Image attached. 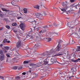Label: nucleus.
Listing matches in <instances>:
<instances>
[{
    "label": "nucleus",
    "mask_w": 80,
    "mask_h": 80,
    "mask_svg": "<svg viewBox=\"0 0 80 80\" xmlns=\"http://www.w3.org/2000/svg\"><path fill=\"white\" fill-rule=\"evenodd\" d=\"M70 2L71 3H73V2H75V0H70Z\"/></svg>",
    "instance_id": "nucleus-50"
},
{
    "label": "nucleus",
    "mask_w": 80,
    "mask_h": 80,
    "mask_svg": "<svg viewBox=\"0 0 80 80\" xmlns=\"http://www.w3.org/2000/svg\"><path fill=\"white\" fill-rule=\"evenodd\" d=\"M15 54L16 55H17V56H18V55H19V53H18V51H16Z\"/></svg>",
    "instance_id": "nucleus-32"
},
{
    "label": "nucleus",
    "mask_w": 80,
    "mask_h": 80,
    "mask_svg": "<svg viewBox=\"0 0 80 80\" xmlns=\"http://www.w3.org/2000/svg\"><path fill=\"white\" fill-rule=\"evenodd\" d=\"M30 66L31 67V66H35V64H34L33 63H31L30 64Z\"/></svg>",
    "instance_id": "nucleus-34"
},
{
    "label": "nucleus",
    "mask_w": 80,
    "mask_h": 80,
    "mask_svg": "<svg viewBox=\"0 0 80 80\" xmlns=\"http://www.w3.org/2000/svg\"><path fill=\"white\" fill-rule=\"evenodd\" d=\"M52 35H55V36H57L58 35V33L57 32H52Z\"/></svg>",
    "instance_id": "nucleus-19"
},
{
    "label": "nucleus",
    "mask_w": 80,
    "mask_h": 80,
    "mask_svg": "<svg viewBox=\"0 0 80 80\" xmlns=\"http://www.w3.org/2000/svg\"><path fill=\"white\" fill-rule=\"evenodd\" d=\"M32 32H33V31H32V30H31L29 32V34L32 33Z\"/></svg>",
    "instance_id": "nucleus-53"
},
{
    "label": "nucleus",
    "mask_w": 80,
    "mask_h": 80,
    "mask_svg": "<svg viewBox=\"0 0 80 80\" xmlns=\"http://www.w3.org/2000/svg\"><path fill=\"white\" fill-rule=\"evenodd\" d=\"M40 68H43V69H45V66H40Z\"/></svg>",
    "instance_id": "nucleus-36"
},
{
    "label": "nucleus",
    "mask_w": 80,
    "mask_h": 80,
    "mask_svg": "<svg viewBox=\"0 0 80 80\" xmlns=\"http://www.w3.org/2000/svg\"><path fill=\"white\" fill-rule=\"evenodd\" d=\"M77 6H78V5H76L75 6H73L72 7V8H76L77 9Z\"/></svg>",
    "instance_id": "nucleus-35"
},
{
    "label": "nucleus",
    "mask_w": 80,
    "mask_h": 80,
    "mask_svg": "<svg viewBox=\"0 0 80 80\" xmlns=\"http://www.w3.org/2000/svg\"><path fill=\"white\" fill-rule=\"evenodd\" d=\"M29 62L28 61H25L23 62V63H24V64H27V63H28Z\"/></svg>",
    "instance_id": "nucleus-31"
},
{
    "label": "nucleus",
    "mask_w": 80,
    "mask_h": 80,
    "mask_svg": "<svg viewBox=\"0 0 80 80\" xmlns=\"http://www.w3.org/2000/svg\"><path fill=\"white\" fill-rule=\"evenodd\" d=\"M6 56L8 58L10 57V55H9V54H6Z\"/></svg>",
    "instance_id": "nucleus-46"
},
{
    "label": "nucleus",
    "mask_w": 80,
    "mask_h": 80,
    "mask_svg": "<svg viewBox=\"0 0 80 80\" xmlns=\"http://www.w3.org/2000/svg\"><path fill=\"white\" fill-rule=\"evenodd\" d=\"M10 41H7L6 43H10Z\"/></svg>",
    "instance_id": "nucleus-57"
},
{
    "label": "nucleus",
    "mask_w": 80,
    "mask_h": 80,
    "mask_svg": "<svg viewBox=\"0 0 80 80\" xmlns=\"http://www.w3.org/2000/svg\"><path fill=\"white\" fill-rule=\"evenodd\" d=\"M34 8H36V9H39V6L38 5H36L34 6Z\"/></svg>",
    "instance_id": "nucleus-26"
},
{
    "label": "nucleus",
    "mask_w": 80,
    "mask_h": 80,
    "mask_svg": "<svg viewBox=\"0 0 80 80\" xmlns=\"http://www.w3.org/2000/svg\"><path fill=\"white\" fill-rule=\"evenodd\" d=\"M42 31L41 30L39 32V33H42Z\"/></svg>",
    "instance_id": "nucleus-60"
},
{
    "label": "nucleus",
    "mask_w": 80,
    "mask_h": 80,
    "mask_svg": "<svg viewBox=\"0 0 80 80\" xmlns=\"http://www.w3.org/2000/svg\"><path fill=\"white\" fill-rule=\"evenodd\" d=\"M71 61L72 62H73L74 63H76V62H77V59L75 60L73 59H71Z\"/></svg>",
    "instance_id": "nucleus-14"
},
{
    "label": "nucleus",
    "mask_w": 80,
    "mask_h": 80,
    "mask_svg": "<svg viewBox=\"0 0 80 80\" xmlns=\"http://www.w3.org/2000/svg\"><path fill=\"white\" fill-rule=\"evenodd\" d=\"M11 3L12 5H15V4L16 3L14 1H12Z\"/></svg>",
    "instance_id": "nucleus-20"
},
{
    "label": "nucleus",
    "mask_w": 80,
    "mask_h": 80,
    "mask_svg": "<svg viewBox=\"0 0 80 80\" xmlns=\"http://www.w3.org/2000/svg\"><path fill=\"white\" fill-rule=\"evenodd\" d=\"M78 13H80V8H79V10L78 11Z\"/></svg>",
    "instance_id": "nucleus-62"
},
{
    "label": "nucleus",
    "mask_w": 80,
    "mask_h": 80,
    "mask_svg": "<svg viewBox=\"0 0 80 80\" xmlns=\"http://www.w3.org/2000/svg\"><path fill=\"white\" fill-rule=\"evenodd\" d=\"M29 22H31V23H33V22H34L35 23H36V21L35 20H34L33 21H29Z\"/></svg>",
    "instance_id": "nucleus-39"
},
{
    "label": "nucleus",
    "mask_w": 80,
    "mask_h": 80,
    "mask_svg": "<svg viewBox=\"0 0 80 80\" xmlns=\"http://www.w3.org/2000/svg\"><path fill=\"white\" fill-rule=\"evenodd\" d=\"M4 48H5L7 50H10V47L8 46L4 47Z\"/></svg>",
    "instance_id": "nucleus-18"
},
{
    "label": "nucleus",
    "mask_w": 80,
    "mask_h": 80,
    "mask_svg": "<svg viewBox=\"0 0 80 80\" xmlns=\"http://www.w3.org/2000/svg\"><path fill=\"white\" fill-rule=\"evenodd\" d=\"M14 32H15V33H17V32L18 31L17 29H15L13 30Z\"/></svg>",
    "instance_id": "nucleus-45"
},
{
    "label": "nucleus",
    "mask_w": 80,
    "mask_h": 80,
    "mask_svg": "<svg viewBox=\"0 0 80 80\" xmlns=\"http://www.w3.org/2000/svg\"><path fill=\"white\" fill-rule=\"evenodd\" d=\"M45 40H47V42H50V41L52 40V39L50 38H46Z\"/></svg>",
    "instance_id": "nucleus-16"
},
{
    "label": "nucleus",
    "mask_w": 80,
    "mask_h": 80,
    "mask_svg": "<svg viewBox=\"0 0 80 80\" xmlns=\"http://www.w3.org/2000/svg\"><path fill=\"white\" fill-rule=\"evenodd\" d=\"M73 57H77V54H74L73 55Z\"/></svg>",
    "instance_id": "nucleus-49"
},
{
    "label": "nucleus",
    "mask_w": 80,
    "mask_h": 80,
    "mask_svg": "<svg viewBox=\"0 0 80 80\" xmlns=\"http://www.w3.org/2000/svg\"><path fill=\"white\" fill-rule=\"evenodd\" d=\"M1 9L2 11H5V12H10V10H6V9L4 8H2Z\"/></svg>",
    "instance_id": "nucleus-12"
},
{
    "label": "nucleus",
    "mask_w": 80,
    "mask_h": 80,
    "mask_svg": "<svg viewBox=\"0 0 80 80\" xmlns=\"http://www.w3.org/2000/svg\"><path fill=\"white\" fill-rule=\"evenodd\" d=\"M41 66V65H40V63H38L37 64H35V68H37V67H40Z\"/></svg>",
    "instance_id": "nucleus-11"
},
{
    "label": "nucleus",
    "mask_w": 80,
    "mask_h": 80,
    "mask_svg": "<svg viewBox=\"0 0 80 80\" xmlns=\"http://www.w3.org/2000/svg\"><path fill=\"white\" fill-rule=\"evenodd\" d=\"M3 46V44H0V47H1V48H2V47Z\"/></svg>",
    "instance_id": "nucleus-56"
},
{
    "label": "nucleus",
    "mask_w": 80,
    "mask_h": 80,
    "mask_svg": "<svg viewBox=\"0 0 80 80\" xmlns=\"http://www.w3.org/2000/svg\"><path fill=\"white\" fill-rule=\"evenodd\" d=\"M80 49V46H78V48L76 49V51L74 52H79V49Z\"/></svg>",
    "instance_id": "nucleus-15"
},
{
    "label": "nucleus",
    "mask_w": 80,
    "mask_h": 80,
    "mask_svg": "<svg viewBox=\"0 0 80 80\" xmlns=\"http://www.w3.org/2000/svg\"><path fill=\"white\" fill-rule=\"evenodd\" d=\"M41 15H42V16H45V13H42V14H41Z\"/></svg>",
    "instance_id": "nucleus-51"
},
{
    "label": "nucleus",
    "mask_w": 80,
    "mask_h": 80,
    "mask_svg": "<svg viewBox=\"0 0 80 80\" xmlns=\"http://www.w3.org/2000/svg\"><path fill=\"white\" fill-rule=\"evenodd\" d=\"M35 16H36L37 18H38V17H40V16L41 15V14L38 13H37L35 14Z\"/></svg>",
    "instance_id": "nucleus-10"
},
{
    "label": "nucleus",
    "mask_w": 80,
    "mask_h": 80,
    "mask_svg": "<svg viewBox=\"0 0 80 80\" xmlns=\"http://www.w3.org/2000/svg\"><path fill=\"white\" fill-rule=\"evenodd\" d=\"M62 41L61 40H60L59 41V42H58V44H60V45H61V44H60V43H62Z\"/></svg>",
    "instance_id": "nucleus-43"
},
{
    "label": "nucleus",
    "mask_w": 80,
    "mask_h": 80,
    "mask_svg": "<svg viewBox=\"0 0 80 80\" xmlns=\"http://www.w3.org/2000/svg\"><path fill=\"white\" fill-rule=\"evenodd\" d=\"M17 66H14L12 67V69L13 70H17Z\"/></svg>",
    "instance_id": "nucleus-28"
},
{
    "label": "nucleus",
    "mask_w": 80,
    "mask_h": 80,
    "mask_svg": "<svg viewBox=\"0 0 80 80\" xmlns=\"http://www.w3.org/2000/svg\"><path fill=\"white\" fill-rule=\"evenodd\" d=\"M19 11H21V9H20V8L19 7Z\"/></svg>",
    "instance_id": "nucleus-63"
},
{
    "label": "nucleus",
    "mask_w": 80,
    "mask_h": 80,
    "mask_svg": "<svg viewBox=\"0 0 80 80\" xmlns=\"http://www.w3.org/2000/svg\"><path fill=\"white\" fill-rule=\"evenodd\" d=\"M12 26L14 27L15 26H17V24L16 23H13L12 24Z\"/></svg>",
    "instance_id": "nucleus-27"
},
{
    "label": "nucleus",
    "mask_w": 80,
    "mask_h": 80,
    "mask_svg": "<svg viewBox=\"0 0 80 80\" xmlns=\"http://www.w3.org/2000/svg\"><path fill=\"white\" fill-rule=\"evenodd\" d=\"M11 60L8 58H7L6 62H10Z\"/></svg>",
    "instance_id": "nucleus-25"
},
{
    "label": "nucleus",
    "mask_w": 80,
    "mask_h": 80,
    "mask_svg": "<svg viewBox=\"0 0 80 80\" xmlns=\"http://www.w3.org/2000/svg\"><path fill=\"white\" fill-rule=\"evenodd\" d=\"M22 75H26V72H23L22 73Z\"/></svg>",
    "instance_id": "nucleus-52"
},
{
    "label": "nucleus",
    "mask_w": 80,
    "mask_h": 80,
    "mask_svg": "<svg viewBox=\"0 0 80 80\" xmlns=\"http://www.w3.org/2000/svg\"><path fill=\"white\" fill-rule=\"evenodd\" d=\"M44 65H47L48 64V62L47 61H45L44 62Z\"/></svg>",
    "instance_id": "nucleus-40"
},
{
    "label": "nucleus",
    "mask_w": 80,
    "mask_h": 80,
    "mask_svg": "<svg viewBox=\"0 0 80 80\" xmlns=\"http://www.w3.org/2000/svg\"><path fill=\"white\" fill-rule=\"evenodd\" d=\"M47 32V30L44 29L42 30V33H45Z\"/></svg>",
    "instance_id": "nucleus-33"
},
{
    "label": "nucleus",
    "mask_w": 80,
    "mask_h": 80,
    "mask_svg": "<svg viewBox=\"0 0 80 80\" xmlns=\"http://www.w3.org/2000/svg\"><path fill=\"white\" fill-rule=\"evenodd\" d=\"M29 73H31V72H32V71H31V70H29Z\"/></svg>",
    "instance_id": "nucleus-61"
},
{
    "label": "nucleus",
    "mask_w": 80,
    "mask_h": 80,
    "mask_svg": "<svg viewBox=\"0 0 80 80\" xmlns=\"http://www.w3.org/2000/svg\"><path fill=\"white\" fill-rule=\"evenodd\" d=\"M35 76H34V78H36V77H37V75H36V74H35Z\"/></svg>",
    "instance_id": "nucleus-55"
},
{
    "label": "nucleus",
    "mask_w": 80,
    "mask_h": 80,
    "mask_svg": "<svg viewBox=\"0 0 80 80\" xmlns=\"http://www.w3.org/2000/svg\"><path fill=\"white\" fill-rule=\"evenodd\" d=\"M71 70L72 72H75V71L77 70V69H76V68L73 67L72 68H71Z\"/></svg>",
    "instance_id": "nucleus-9"
},
{
    "label": "nucleus",
    "mask_w": 80,
    "mask_h": 80,
    "mask_svg": "<svg viewBox=\"0 0 80 80\" xmlns=\"http://www.w3.org/2000/svg\"><path fill=\"white\" fill-rule=\"evenodd\" d=\"M45 53H43L41 55V58H44V57H45Z\"/></svg>",
    "instance_id": "nucleus-23"
},
{
    "label": "nucleus",
    "mask_w": 80,
    "mask_h": 80,
    "mask_svg": "<svg viewBox=\"0 0 80 80\" xmlns=\"http://www.w3.org/2000/svg\"><path fill=\"white\" fill-rule=\"evenodd\" d=\"M7 39H5V38L4 39V41H3V43H6V42H7Z\"/></svg>",
    "instance_id": "nucleus-30"
},
{
    "label": "nucleus",
    "mask_w": 80,
    "mask_h": 80,
    "mask_svg": "<svg viewBox=\"0 0 80 80\" xmlns=\"http://www.w3.org/2000/svg\"><path fill=\"white\" fill-rule=\"evenodd\" d=\"M19 26L21 29L23 30V31H24V30H25V25L24 23H21L20 25Z\"/></svg>",
    "instance_id": "nucleus-2"
},
{
    "label": "nucleus",
    "mask_w": 80,
    "mask_h": 80,
    "mask_svg": "<svg viewBox=\"0 0 80 80\" xmlns=\"http://www.w3.org/2000/svg\"><path fill=\"white\" fill-rule=\"evenodd\" d=\"M0 78H1V79H2V80H4V78L2 76H0Z\"/></svg>",
    "instance_id": "nucleus-41"
},
{
    "label": "nucleus",
    "mask_w": 80,
    "mask_h": 80,
    "mask_svg": "<svg viewBox=\"0 0 80 80\" xmlns=\"http://www.w3.org/2000/svg\"><path fill=\"white\" fill-rule=\"evenodd\" d=\"M77 62H78V61H80V58H78V59H76Z\"/></svg>",
    "instance_id": "nucleus-44"
},
{
    "label": "nucleus",
    "mask_w": 80,
    "mask_h": 80,
    "mask_svg": "<svg viewBox=\"0 0 80 80\" xmlns=\"http://www.w3.org/2000/svg\"><path fill=\"white\" fill-rule=\"evenodd\" d=\"M4 20L6 22H7V21H8V19L7 18H4Z\"/></svg>",
    "instance_id": "nucleus-47"
},
{
    "label": "nucleus",
    "mask_w": 80,
    "mask_h": 80,
    "mask_svg": "<svg viewBox=\"0 0 80 80\" xmlns=\"http://www.w3.org/2000/svg\"><path fill=\"white\" fill-rule=\"evenodd\" d=\"M62 46L59 44H58L57 47L54 50L53 49H52L50 50V54H53L54 52H59L62 50Z\"/></svg>",
    "instance_id": "nucleus-1"
},
{
    "label": "nucleus",
    "mask_w": 80,
    "mask_h": 80,
    "mask_svg": "<svg viewBox=\"0 0 80 80\" xmlns=\"http://www.w3.org/2000/svg\"><path fill=\"white\" fill-rule=\"evenodd\" d=\"M0 57L1 60L2 61V60H3L5 58V55L3 54H1L0 55Z\"/></svg>",
    "instance_id": "nucleus-6"
},
{
    "label": "nucleus",
    "mask_w": 80,
    "mask_h": 80,
    "mask_svg": "<svg viewBox=\"0 0 80 80\" xmlns=\"http://www.w3.org/2000/svg\"><path fill=\"white\" fill-rule=\"evenodd\" d=\"M51 62H52V63H58V61L57 60V58H54L53 59H51Z\"/></svg>",
    "instance_id": "nucleus-5"
},
{
    "label": "nucleus",
    "mask_w": 80,
    "mask_h": 80,
    "mask_svg": "<svg viewBox=\"0 0 80 80\" xmlns=\"http://www.w3.org/2000/svg\"><path fill=\"white\" fill-rule=\"evenodd\" d=\"M20 77L19 76H18L17 77H16L15 78V79L16 80H20Z\"/></svg>",
    "instance_id": "nucleus-22"
},
{
    "label": "nucleus",
    "mask_w": 80,
    "mask_h": 80,
    "mask_svg": "<svg viewBox=\"0 0 80 80\" xmlns=\"http://www.w3.org/2000/svg\"><path fill=\"white\" fill-rule=\"evenodd\" d=\"M6 28H8V29H10V27L9 26H6Z\"/></svg>",
    "instance_id": "nucleus-42"
},
{
    "label": "nucleus",
    "mask_w": 80,
    "mask_h": 80,
    "mask_svg": "<svg viewBox=\"0 0 80 80\" xmlns=\"http://www.w3.org/2000/svg\"><path fill=\"white\" fill-rule=\"evenodd\" d=\"M22 45V42L20 40H19L16 43V47L17 48H19Z\"/></svg>",
    "instance_id": "nucleus-3"
},
{
    "label": "nucleus",
    "mask_w": 80,
    "mask_h": 80,
    "mask_svg": "<svg viewBox=\"0 0 80 80\" xmlns=\"http://www.w3.org/2000/svg\"><path fill=\"white\" fill-rule=\"evenodd\" d=\"M22 67H20L19 68H18V70H21V69H22Z\"/></svg>",
    "instance_id": "nucleus-48"
},
{
    "label": "nucleus",
    "mask_w": 80,
    "mask_h": 80,
    "mask_svg": "<svg viewBox=\"0 0 80 80\" xmlns=\"http://www.w3.org/2000/svg\"><path fill=\"white\" fill-rule=\"evenodd\" d=\"M40 72H41V73H43V72H45V69H43H43H41L40 70Z\"/></svg>",
    "instance_id": "nucleus-24"
},
{
    "label": "nucleus",
    "mask_w": 80,
    "mask_h": 80,
    "mask_svg": "<svg viewBox=\"0 0 80 80\" xmlns=\"http://www.w3.org/2000/svg\"><path fill=\"white\" fill-rule=\"evenodd\" d=\"M0 54H1V55L3 54V52L1 49H0Z\"/></svg>",
    "instance_id": "nucleus-29"
},
{
    "label": "nucleus",
    "mask_w": 80,
    "mask_h": 80,
    "mask_svg": "<svg viewBox=\"0 0 80 80\" xmlns=\"http://www.w3.org/2000/svg\"><path fill=\"white\" fill-rule=\"evenodd\" d=\"M20 18H22H22L21 17H19L18 18V19H20Z\"/></svg>",
    "instance_id": "nucleus-54"
},
{
    "label": "nucleus",
    "mask_w": 80,
    "mask_h": 80,
    "mask_svg": "<svg viewBox=\"0 0 80 80\" xmlns=\"http://www.w3.org/2000/svg\"><path fill=\"white\" fill-rule=\"evenodd\" d=\"M43 28H48V27L47 26H43Z\"/></svg>",
    "instance_id": "nucleus-37"
},
{
    "label": "nucleus",
    "mask_w": 80,
    "mask_h": 80,
    "mask_svg": "<svg viewBox=\"0 0 80 80\" xmlns=\"http://www.w3.org/2000/svg\"><path fill=\"white\" fill-rule=\"evenodd\" d=\"M2 50H3V51L4 52V53H7V50L3 48H2Z\"/></svg>",
    "instance_id": "nucleus-21"
},
{
    "label": "nucleus",
    "mask_w": 80,
    "mask_h": 80,
    "mask_svg": "<svg viewBox=\"0 0 80 80\" xmlns=\"http://www.w3.org/2000/svg\"><path fill=\"white\" fill-rule=\"evenodd\" d=\"M62 5L63 6V7H64V8L68 9V7L67 6V3L66 2H62Z\"/></svg>",
    "instance_id": "nucleus-4"
},
{
    "label": "nucleus",
    "mask_w": 80,
    "mask_h": 80,
    "mask_svg": "<svg viewBox=\"0 0 80 80\" xmlns=\"http://www.w3.org/2000/svg\"><path fill=\"white\" fill-rule=\"evenodd\" d=\"M17 38H18V39H20V37H19L18 36Z\"/></svg>",
    "instance_id": "nucleus-64"
},
{
    "label": "nucleus",
    "mask_w": 80,
    "mask_h": 80,
    "mask_svg": "<svg viewBox=\"0 0 80 80\" xmlns=\"http://www.w3.org/2000/svg\"><path fill=\"white\" fill-rule=\"evenodd\" d=\"M0 17H3V15L1 13H0Z\"/></svg>",
    "instance_id": "nucleus-58"
},
{
    "label": "nucleus",
    "mask_w": 80,
    "mask_h": 80,
    "mask_svg": "<svg viewBox=\"0 0 80 80\" xmlns=\"http://www.w3.org/2000/svg\"><path fill=\"white\" fill-rule=\"evenodd\" d=\"M60 9H61V11H62V12H67L66 10H67V9H66L64 8H63L62 9V8H60ZM69 12V11L67 10V12Z\"/></svg>",
    "instance_id": "nucleus-8"
},
{
    "label": "nucleus",
    "mask_w": 80,
    "mask_h": 80,
    "mask_svg": "<svg viewBox=\"0 0 80 80\" xmlns=\"http://www.w3.org/2000/svg\"><path fill=\"white\" fill-rule=\"evenodd\" d=\"M63 54L62 53V52H59L58 53V54L55 55V56L58 57V56H63Z\"/></svg>",
    "instance_id": "nucleus-7"
},
{
    "label": "nucleus",
    "mask_w": 80,
    "mask_h": 80,
    "mask_svg": "<svg viewBox=\"0 0 80 80\" xmlns=\"http://www.w3.org/2000/svg\"><path fill=\"white\" fill-rule=\"evenodd\" d=\"M39 47H40V46L38 45V44H35L34 45V48L35 49H37Z\"/></svg>",
    "instance_id": "nucleus-13"
},
{
    "label": "nucleus",
    "mask_w": 80,
    "mask_h": 80,
    "mask_svg": "<svg viewBox=\"0 0 80 80\" xmlns=\"http://www.w3.org/2000/svg\"><path fill=\"white\" fill-rule=\"evenodd\" d=\"M53 25L56 27H58V25L55 22L54 23Z\"/></svg>",
    "instance_id": "nucleus-38"
},
{
    "label": "nucleus",
    "mask_w": 80,
    "mask_h": 80,
    "mask_svg": "<svg viewBox=\"0 0 80 80\" xmlns=\"http://www.w3.org/2000/svg\"><path fill=\"white\" fill-rule=\"evenodd\" d=\"M24 11V13H27V9L26 8H24L23 9Z\"/></svg>",
    "instance_id": "nucleus-17"
},
{
    "label": "nucleus",
    "mask_w": 80,
    "mask_h": 80,
    "mask_svg": "<svg viewBox=\"0 0 80 80\" xmlns=\"http://www.w3.org/2000/svg\"><path fill=\"white\" fill-rule=\"evenodd\" d=\"M30 38L31 39H33V36H31Z\"/></svg>",
    "instance_id": "nucleus-59"
}]
</instances>
